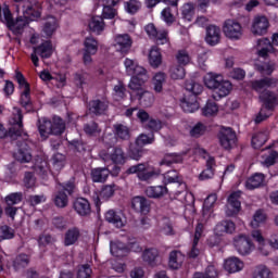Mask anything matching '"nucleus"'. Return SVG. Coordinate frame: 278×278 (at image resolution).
I'll return each mask as SVG.
<instances>
[{
    "mask_svg": "<svg viewBox=\"0 0 278 278\" xmlns=\"http://www.w3.org/2000/svg\"><path fill=\"white\" fill-rule=\"evenodd\" d=\"M113 128L115 129V135L121 140H129V138H131V134L129 132V127L123 124H115Z\"/></svg>",
    "mask_w": 278,
    "mask_h": 278,
    "instance_id": "nucleus-47",
    "label": "nucleus"
},
{
    "mask_svg": "<svg viewBox=\"0 0 278 278\" xmlns=\"http://www.w3.org/2000/svg\"><path fill=\"white\" fill-rule=\"evenodd\" d=\"M264 174L256 173L252 177H250L245 182V188L248 190H255V188H260V186L264 185Z\"/></svg>",
    "mask_w": 278,
    "mask_h": 278,
    "instance_id": "nucleus-38",
    "label": "nucleus"
},
{
    "mask_svg": "<svg viewBox=\"0 0 278 278\" xmlns=\"http://www.w3.org/2000/svg\"><path fill=\"white\" fill-rule=\"evenodd\" d=\"M101 160L105 163L112 162L113 164H124L126 156L125 151L121 147L109 148L108 150H102L99 153Z\"/></svg>",
    "mask_w": 278,
    "mask_h": 278,
    "instance_id": "nucleus-5",
    "label": "nucleus"
},
{
    "mask_svg": "<svg viewBox=\"0 0 278 278\" xmlns=\"http://www.w3.org/2000/svg\"><path fill=\"white\" fill-rule=\"evenodd\" d=\"M114 185H106L102 187L100 194L93 197L94 204L100 207L101 201H108V199H112L114 197Z\"/></svg>",
    "mask_w": 278,
    "mask_h": 278,
    "instance_id": "nucleus-22",
    "label": "nucleus"
},
{
    "mask_svg": "<svg viewBox=\"0 0 278 278\" xmlns=\"http://www.w3.org/2000/svg\"><path fill=\"white\" fill-rule=\"evenodd\" d=\"M38 129L41 138H47V136L53 134V123L47 117H42L39 119Z\"/></svg>",
    "mask_w": 278,
    "mask_h": 278,
    "instance_id": "nucleus-35",
    "label": "nucleus"
},
{
    "mask_svg": "<svg viewBox=\"0 0 278 278\" xmlns=\"http://www.w3.org/2000/svg\"><path fill=\"white\" fill-rule=\"evenodd\" d=\"M232 86L229 80L222 79V81L213 89L212 98L215 101H220L231 92Z\"/></svg>",
    "mask_w": 278,
    "mask_h": 278,
    "instance_id": "nucleus-14",
    "label": "nucleus"
},
{
    "mask_svg": "<svg viewBox=\"0 0 278 278\" xmlns=\"http://www.w3.org/2000/svg\"><path fill=\"white\" fill-rule=\"evenodd\" d=\"M74 210L79 216H89L91 212L90 202L84 198H78L74 201Z\"/></svg>",
    "mask_w": 278,
    "mask_h": 278,
    "instance_id": "nucleus-26",
    "label": "nucleus"
},
{
    "mask_svg": "<svg viewBox=\"0 0 278 278\" xmlns=\"http://www.w3.org/2000/svg\"><path fill=\"white\" fill-rule=\"evenodd\" d=\"M146 34L149 38L156 41V45H166L168 43V33L166 30L157 31L154 24H148L146 26Z\"/></svg>",
    "mask_w": 278,
    "mask_h": 278,
    "instance_id": "nucleus-12",
    "label": "nucleus"
},
{
    "mask_svg": "<svg viewBox=\"0 0 278 278\" xmlns=\"http://www.w3.org/2000/svg\"><path fill=\"white\" fill-rule=\"evenodd\" d=\"M277 86V79L270 78V77H265L260 80H254L252 81V88L256 92H269L270 90H266L267 88H275Z\"/></svg>",
    "mask_w": 278,
    "mask_h": 278,
    "instance_id": "nucleus-15",
    "label": "nucleus"
},
{
    "mask_svg": "<svg viewBox=\"0 0 278 278\" xmlns=\"http://www.w3.org/2000/svg\"><path fill=\"white\" fill-rule=\"evenodd\" d=\"M53 203L55 207L64 210V207H68V195L66 192L59 189L58 192L53 194Z\"/></svg>",
    "mask_w": 278,
    "mask_h": 278,
    "instance_id": "nucleus-37",
    "label": "nucleus"
},
{
    "mask_svg": "<svg viewBox=\"0 0 278 278\" xmlns=\"http://www.w3.org/2000/svg\"><path fill=\"white\" fill-rule=\"evenodd\" d=\"M84 51L87 53L97 54V51H99V42L92 37H87L84 41Z\"/></svg>",
    "mask_w": 278,
    "mask_h": 278,
    "instance_id": "nucleus-48",
    "label": "nucleus"
},
{
    "mask_svg": "<svg viewBox=\"0 0 278 278\" xmlns=\"http://www.w3.org/2000/svg\"><path fill=\"white\" fill-rule=\"evenodd\" d=\"M16 3V12H21L24 16H18L16 21L12 16V12L10 11V7L4 4L1 9L0 7V21L5 23L7 27L13 31L15 36H21L23 34V29L27 25V18L29 16H40L39 12L34 13V4L29 0H13Z\"/></svg>",
    "mask_w": 278,
    "mask_h": 278,
    "instance_id": "nucleus-1",
    "label": "nucleus"
},
{
    "mask_svg": "<svg viewBox=\"0 0 278 278\" xmlns=\"http://www.w3.org/2000/svg\"><path fill=\"white\" fill-rule=\"evenodd\" d=\"M109 103L105 100H91L88 104V110L90 114H94L96 116H101V114H105L108 112Z\"/></svg>",
    "mask_w": 278,
    "mask_h": 278,
    "instance_id": "nucleus-18",
    "label": "nucleus"
},
{
    "mask_svg": "<svg viewBox=\"0 0 278 278\" xmlns=\"http://www.w3.org/2000/svg\"><path fill=\"white\" fill-rule=\"evenodd\" d=\"M126 175H137L140 181H149V179H153V177H157V175H160V172H156L154 169H147V165L144 163H140V164L130 166L126 170Z\"/></svg>",
    "mask_w": 278,
    "mask_h": 278,
    "instance_id": "nucleus-6",
    "label": "nucleus"
},
{
    "mask_svg": "<svg viewBox=\"0 0 278 278\" xmlns=\"http://www.w3.org/2000/svg\"><path fill=\"white\" fill-rule=\"evenodd\" d=\"M90 277H92V269L90 268V265L85 264V265L78 266L76 278H90Z\"/></svg>",
    "mask_w": 278,
    "mask_h": 278,
    "instance_id": "nucleus-64",
    "label": "nucleus"
},
{
    "mask_svg": "<svg viewBox=\"0 0 278 278\" xmlns=\"http://www.w3.org/2000/svg\"><path fill=\"white\" fill-rule=\"evenodd\" d=\"M224 268L227 273H240L244 268V263L240 258L232 256L225 261Z\"/></svg>",
    "mask_w": 278,
    "mask_h": 278,
    "instance_id": "nucleus-24",
    "label": "nucleus"
},
{
    "mask_svg": "<svg viewBox=\"0 0 278 278\" xmlns=\"http://www.w3.org/2000/svg\"><path fill=\"white\" fill-rule=\"evenodd\" d=\"M233 247L239 255H251L253 251V242L251 237L247 235H238L233 238Z\"/></svg>",
    "mask_w": 278,
    "mask_h": 278,
    "instance_id": "nucleus-7",
    "label": "nucleus"
},
{
    "mask_svg": "<svg viewBox=\"0 0 278 278\" xmlns=\"http://www.w3.org/2000/svg\"><path fill=\"white\" fill-rule=\"evenodd\" d=\"M124 66L126 68L127 75L130 76L142 75L143 73H147L144 67L138 65V62L131 59H125Z\"/></svg>",
    "mask_w": 278,
    "mask_h": 278,
    "instance_id": "nucleus-23",
    "label": "nucleus"
},
{
    "mask_svg": "<svg viewBox=\"0 0 278 278\" xmlns=\"http://www.w3.org/2000/svg\"><path fill=\"white\" fill-rule=\"evenodd\" d=\"M13 266L15 270H21V268H27V266H29V256L27 254H20L15 257Z\"/></svg>",
    "mask_w": 278,
    "mask_h": 278,
    "instance_id": "nucleus-54",
    "label": "nucleus"
},
{
    "mask_svg": "<svg viewBox=\"0 0 278 278\" xmlns=\"http://www.w3.org/2000/svg\"><path fill=\"white\" fill-rule=\"evenodd\" d=\"M4 201L7 205H18V203L23 201V192L10 193L9 195L5 197Z\"/></svg>",
    "mask_w": 278,
    "mask_h": 278,
    "instance_id": "nucleus-58",
    "label": "nucleus"
},
{
    "mask_svg": "<svg viewBox=\"0 0 278 278\" xmlns=\"http://www.w3.org/2000/svg\"><path fill=\"white\" fill-rule=\"evenodd\" d=\"M261 101H263L264 106L261 109L260 113L255 118V123H262L270 116V111L275 109L278 104L277 94L273 91H264L260 94Z\"/></svg>",
    "mask_w": 278,
    "mask_h": 278,
    "instance_id": "nucleus-2",
    "label": "nucleus"
},
{
    "mask_svg": "<svg viewBox=\"0 0 278 278\" xmlns=\"http://www.w3.org/2000/svg\"><path fill=\"white\" fill-rule=\"evenodd\" d=\"M115 48L119 53H129V49H131V37L128 34L117 35L115 37Z\"/></svg>",
    "mask_w": 278,
    "mask_h": 278,
    "instance_id": "nucleus-17",
    "label": "nucleus"
},
{
    "mask_svg": "<svg viewBox=\"0 0 278 278\" xmlns=\"http://www.w3.org/2000/svg\"><path fill=\"white\" fill-rule=\"evenodd\" d=\"M149 62L150 65L153 66V68H157L159 66H161L162 53H160V49L154 47L150 50Z\"/></svg>",
    "mask_w": 278,
    "mask_h": 278,
    "instance_id": "nucleus-44",
    "label": "nucleus"
},
{
    "mask_svg": "<svg viewBox=\"0 0 278 278\" xmlns=\"http://www.w3.org/2000/svg\"><path fill=\"white\" fill-rule=\"evenodd\" d=\"M137 97L140 105H142L143 108H151V105H153V102L155 101V97L153 96V93L151 91H147V89L138 93Z\"/></svg>",
    "mask_w": 278,
    "mask_h": 278,
    "instance_id": "nucleus-39",
    "label": "nucleus"
},
{
    "mask_svg": "<svg viewBox=\"0 0 278 278\" xmlns=\"http://www.w3.org/2000/svg\"><path fill=\"white\" fill-rule=\"evenodd\" d=\"M180 106L187 114H193V112H197V110H199V101H197V96H186L182 99Z\"/></svg>",
    "mask_w": 278,
    "mask_h": 278,
    "instance_id": "nucleus-20",
    "label": "nucleus"
},
{
    "mask_svg": "<svg viewBox=\"0 0 278 278\" xmlns=\"http://www.w3.org/2000/svg\"><path fill=\"white\" fill-rule=\"evenodd\" d=\"M35 172L37 173V175L45 177V175L49 173V163L46 160L37 161L35 165Z\"/></svg>",
    "mask_w": 278,
    "mask_h": 278,
    "instance_id": "nucleus-62",
    "label": "nucleus"
},
{
    "mask_svg": "<svg viewBox=\"0 0 278 278\" xmlns=\"http://www.w3.org/2000/svg\"><path fill=\"white\" fill-rule=\"evenodd\" d=\"M217 277H218V269L214 264L208 265L204 273H195L193 276V278H217Z\"/></svg>",
    "mask_w": 278,
    "mask_h": 278,
    "instance_id": "nucleus-46",
    "label": "nucleus"
},
{
    "mask_svg": "<svg viewBox=\"0 0 278 278\" xmlns=\"http://www.w3.org/2000/svg\"><path fill=\"white\" fill-rule=\"evenodd\" d=\"M253 278H273V271L268 267L261 265L255 268Z\"/></svg>",
    "mask_w": 278,
    "mask_h": 278,
    "instance_id": "nucleus-57",
    "label": "nucleus"
},
{
    "mask_svg": "<svg viewBox=\"0 0 278 278\" xmlns=\"http://www.w3.org/2000/svg\"><path fill=\"white\" fill-rule=\"evenodd\" d=\"M168 193V189L166 186H154V187H148L146 189V194L149 197V199H161V197H164V194Z\"/></svg>",
    "mask_w": 278,
    "mask_h": 278,
    "instance_id": "nucleus-33",
    "label": "nucleus"
},
{
    "mask_svg": "<svg viewBox=\"0 0 278 278\" xmlns=\"http://www.w3.org/2000/svg\"><path fill=\"white\" fill-rule=\"evenodd\" d=\"M11 127L9 129V136L13 140L23 136V111L14 106L12 111V117L10 119Z\"/></svg>",
    "mask_w": 278,
    "mask_h": 278,
    "instance_id": "nucleus-4",
    "label": "nucleus"
},
{
    "mask_svg": "<svg viewBox=\"0 0 278 278\" xmlns=\"http://www.w3.org/2000/svg\"><path fill=\"white\" fill-rule=\"evenodd\" d=\"M255 68L261 75H273L275 63L255 64Z\"/></svg>",
    "mask_w": 278,
    "mask_h": 278,
    "instance_id": "nucleus-61",
    "label": "nucleus"
},
{
    "mask_svg": "<svg viewBox=\"0 0 278 278\" xmlns=\"http://www.w3.org/2000/svg\"><path fill=\"white\" fill-rule=\"evenodd\" d=\"M127 251V245L121 241L111 242V253L115 257H123V252Z\"/></svg>",
    "mask_w": 278,
    "mask_h": 278,
    "instance_id": "nucleus-56",
    "label": "nucleus"
},
{
    "mask_svg": "<svg viewBox=\"0 0 278 278\" xmlns=\"http://www.w3.org/2000/svg\"><path fill=\"white\" fill-rule=\"evenodd\" d=\"M216 114H218V104H216V102L207 101L202 109V115L210 117L216 116Z\"/></svg>",
    "mask_w": 278,
    "mask_h": 278,
    "instance_id": "nucleus-52",
    "label": "nucleus"
},
{
    "mask_svg": "<svg viewBox=\"0 0 278 278\" xmlns=\"http://www.w3.org/2000/svg\"><path fill=\"white\" fill-rule=\"evenodd\" d=\"M164 84H166V74L164 72L156 73L153 77L154 92H162Z\"/></svg>",
    "mask_w": 278,
    "mask_h": 278,
    "instance_id": "nucleus-42",
    "label": "nucleus"
},
{
    "mask_svg": "<svg viewBox=\"0 0 278 278\" xmlns=\"http://www.w3.org/2000/svg\"><path fill=\"white\" fill-rule=\"evenodd\" d=\"M264 223H266V214L260 210L256 211L253 215L251 227H253V229H257V227H262Z\"/></svg>",
    "mask_w": 278,
    "mask_h": 278,
    "instance_id": "nucleus-55",
    "label": "nucleus"
},
{
    "mask_svg": "<svg viewBox=\"0 0 278 278\" xmlns=\"http://www.w3.org/2000/svg\"><path fill=\"white\" fill-rule=\"evenodd\" d=\"M89 29L93 31V34H101L105 29V23L103 22V17L101 16H93L89 22Z\"/></svg>",
    "mask_w": 278,
    "mask_h": 278,
    "instance_id": "nucleus-41",
    "label": "nucleus"
},
{
    "mask_svg": "<svg viewBox=\"0 0 278 278\" xmlns=\"http://www.w3.org/2000/svg\"><path fill=\"white\" fill-rule=\"evenodd\" d=\"M205 42L211 47H216L220 42V27L216 25L206 27Z\"/></svg>",
    "mask_w": 278,
    "mask_h": 278,
    "instance_id": "nucleus-16",
    "label": "nucleus"
},
{
    "mask_svg": "<svg viewBox=\"0 0 278 278\" xmlns=\"http://www.w3.org/2000/svg\"><path fill=\"white\" fill-rule=\"evenodd\" d=\"M154 141L155 137L153 135L149 137L148 135L141 134L136 140V144L141 149V147H144L147 144H153Z\"/></svg>",
    "mask_w": 278,
    "mask_h": 278,
    "instance_id": "nucleus-63",
    "label": "nucleus"
},
{
    "mask_svg": "<svg viewBox=\"0 0 278 278\" xmlns=\"http://www.w3.org/2000/svg\"><path fill=\"white\" fill-rule=\"evenodd\" d=\"M236 231V224L231 220H224L216 225V236H224V233H233Z\"/></svg>",
    "mask_w": 278,
    "mask_h": 278,
    "instance_id": "nucleus-31",
    "label": "nucleus"
},
{
    "mask_svg": "<svg viewBox=\"0 0 278 278\" xmlns=\"http://www.w3.org/2000/svg\"><path fill=\"white\" fill-rule=\"evenodd\" d=\"M33 49H35V53H38L42 59H49L53 55V46L51 45V41H45L39 47H34Z\"/></svg>",
    "mask_w": 278,
    "mask_h": 278,
    "instance_id": "nucleus-34",
    "label": "nucleus"
},
{
    "mask_svg": "<svg viewBox=\"0 0 278 278\" xmlns=\"http://www.w3.org/2000/svg\"><path fill=\"white\" fill-rule=\"evenodd\" d=\"M255 47L258 58L266 60L270 53H277L275 47H278V34L273 35L271 41L268 38L257 39Z\"/></svg>",
    "mask_w": 278,
    "mask_h": 278,
    "instance_id": "nucleus-3",
    "label": "nucleus"
},
{
    "mask_svg": "<svg viewBox=\"0 0 278 278\" xmlns=\"http://www.w3.org/2000/svg\"><path fill=\"white\" fill-rule=\"evenodd\" d=\"M267 140L268 135L266 132H258L252 137V147L254 149H262Z\"/></svg>",
    "mask_w": 278,
    "mask_h": 278,
    "instance_id": "nucleus-51",
    "label": "nucleus"
},
{
    "mask_svg": "<svg viewBox=\"0 0 278 278\" xmlns=\"http://www.w3.org/2000/svg\"><path fill=\"white\" fill-rule=\"evenodd\" d=\"M105 220L108 223H111V225H114L118 229L125 226V222L123 220V212L121 211H114V210L108 211L105 213Z\"/></svg>",
    "mask_w": 278,
    "mask_h": 278,
    "instance_id": "nucleus-21",
    "label": "nucleus"
},
{
    "mask_svg": "<svg viewBox=\"0 0 278 278\" xmlns=\"http://www.w3.org/2000/svg\"><path fill=\"white\" fill-rule=\"evenodd\" d=\"M205 131H207V126H205L203 123L199 122L190 130V136L192 138H201V136H203V134H205Z\"/></svg>",
    "mask_w": 278,
    "mask_h": 278,
    "instance_id": "nucleus-60",
    "label": "nucleus"
},
{
    "mask_svg": "<svg viewBox=\"0 0 278 278\" xmlns=\"http://www.w3.org/2000/svg\"><path fill=\"white\" fill-rule=\"evenodd\" d=\"M169 73L172 79H184V77H186V70L184 68V65L172 66Z\"/></svg>",
    "mask_w": 278,
    "mask_h": 278,
    "instance_id": "nucleus-59",
    "label": "nucleus"
},
{
    "mask_svg": "<svg viewBox=\"0 0 278 278\" xmlns=\"http://www.w3.org/2000/svg\"><path fill=\"white\" fill-rule=\"evenodd\" d=\"M55 29H58V20L53 16L48 17L43 24L42 33L47 38H51L55 34Z\"/></svg>",
    "mask_w": 278,
    "mask_h": 278,
    "instance_id": "nucleus-40",
    "label": "nucleus"
},
{
    "mask_svg": "<svg viewBox=\"0 0 278 278\" xmlns=\"http://www.w3.org/2000/svg\"><path fill=\"white\" fill-rule=\"evenodd\" d=\"M157 257H160V251L155 248H148L142 253L143 262H147L150 266H155Z\"/></svg>",
    "mask_w": 278,
    "mask_h": 278,
    "instance_id": "nucleus-36",
    "label": "nucleus"
},
{
    "mask_svg": "<svg viewBox=\"0 0 278 278\" xmlns=\"http://www.w3.org/2000/svg\"><path fill=\"white\" fill-rule=\"evenodd\" d=\"M269 23L266 16H256L253 20L251 31L254 36H264L268 31Z\"/></svg>",
    "mask_w": 278,
    "mask_h": 278,
    "instance_id": "nucleus-13",
    "label": "nucleus"
},
{
    "mask_svg": "<svg viewBox=\"0 0 278 278\" xmlns=\"http://www.w3.org/2000/svg\"><path fill=\"white\" fill-rule=\"evenodd\" d=\"M52 166L56 173H60L66 166V155L63 153H55L52 156Z\"/></svg>",
    "mask_w": 278,
    "mask_h": 278,
    "instance_id": "nucleus-45",
    "label": "nucleus"
},
{
    "mask_svg": "<svg viewBox=\"0 0 278 278\" xmlns=\"http://www.w3.org/2000/svg\"><path fill=\"white\" fill-rule=\"evenodd\" d=\"M203 79L204 86H206V88H208L210 90H214L222 81L223 75L210 72L204 76Z\"/></svg>",
    "mask_w": 278,
    "mask_h": 278,
    "instance_id": "nucleus-32",
    "label": "nucleus"
},
{
    "mask_svg": "<svg viewBox=\"0 0 278 278\" xmlns=\"http://www.w3.org/2000/svg\"><path fill=\"white\" fill-rule=\"evenodd\" d=\"M164 184H175L176 188H180V190H186V184L179 180V174L177 170H169L163 175Z\"/></svg>",
    "mask_w": 278,
    "mask_h": 278,
    "instance_id": "nucleus-27",
    "label": "nucleus"
},
{
    "mask_svg": "<svg viewBox=\"0 0 278 278\" xmlns=\"http://www.w3.org/2000/svg\"><path fill=\"white\" fill-rule=\"evenodd\" d=\"M184 260H186V256H184V254L180 251H172L169 253V262H168V266L169 268H172L173 270H177L179 268H181V264H184Z\"/></svg>",
    "mask_w": 278,
    "mask_h": 278,
    "instance_id": "nucleus-28",
    "label": "nucleus"
},
{
    "mask_svg": "<svg viewBox=\"0 0 278 278\" xmlns=\"http://www.w3.org/2000/svg\"><path fill=\"white\" fill-rule=\"evenodd\" d=\"M66 129V124L59 116H54L52 118V135L53 136H62L64 130Z\"/></svg>",
    "mask_w": 278,
    "mask_h": 278,
    "instance_id": "nucleus-43",
    "label": "nucleus"
},
{
    "mask_svg": "<svg viewBox=\"0 0 278 278\" xmlns=\"http://www.w3.org/2000/svg\"><path fill=\"white\" fill-rule=\"evenodd\" d=\"M236 132L233 129L229 127H224L219 131V142L220 146L229 151V149H233L236 147Z\"/></svg>",
    "mask_w": 278,
    "mask_h": 278,
    "instance_id": "nucleus-9",
    "label": "nucleus"
},
{
    "mask_svg": "<svg viewBox=\"0 0 278 278\" xmlns=\"http://www.w3.org/2000/svg\"><path fill=\"white\" fill-rule=\"evenodd\" d=\"M242 197V192L235 191L228 197V203L226 205V215L227 216H236L238 212H240V207L242 203L240 199Z\"/></svg>",
    "mask_w": 278,
    "mask_h": 278,
    "instance_id": "nucleus-10",
    "label": "nucleus"
},
{
    "mask_svg": "<svg viewBox=\"0 0 278 278\" xmlns=\"http://www.w3.org/2000/svg\"><path fill=\"white\" fill-rule=\"evenodd\" d=\"M79 238H81V230L77 227L68 228L64 235V247H73V244H77L79 242Z\"/></svg>",
    "mask_w": 278,
    "mask_h": 278,
    "instance_id": "nucleus-19",
    "label": "nucleus"
},
{
    "mask_svg": "<svg viewBox=\"0 0 278 278\" xmlns=\"http://www.w3.org/2000/svg\"><path fill=\"white\" fill-rule=\"evenodd\" d=\"M224 34L230 40H240L242 38V26L233 20H227L224 24Z\"/></svg>",
    "mask_w": 278,
    "mask_h": 278,
    "instance_id": "nucleus-8",
    "label": "nucleus"
},
{
    "mask_svg": "<svg viewBox=\"0 0 278 278\" xmlns=\"http://www.w3.org/2000/svg\"><path fill=\"white\" fill-rule=\"evenodd\" d=\"M84 131L87 134V136H101V127H99V124L97 122H89L84 125Z\"/></svg>",
    "mask_w": 278,
    "mask_h": 278,
    "instance_id": "nucleus-50",
    "label": "nucleus"
},
{
    "mask_svg": "<svg viewBox=\"0 0 278 278\" xmlns=\"http://www.w3.org/2000/svg\"><path fill=\"white\" fill-rule=\"evenodd\" d=\"M110 177V169L108 167H98L91 170V179L94 184H103Z\"/></svg>",
    "mask_w": 278,
    "mask_h": 278,
    "instance_id": "nucleus-29",
    "label": "nucleus"
},
{
    "mask_svg": "<svg viewBox=\"0 0 278 278\" xmlns=\"http://www.w3.org/2000/svg\"><path fill=\"white\" fill-rule=\"evenodd\" d=\"M214 166H216V161L214 157L208 156L206 160V168L199 175L200 181H206L214 177Z\"/></svg>",
    "mask_w": 278,
    "mask_h": 278,
    "instance_id": "nucleus-30",
    "label": "nucleus"
},
{
    "mask_svg": "<svg viewBox=\"0 0 278 278\" xmlns=\"http://www.w3.org/2000/svg\"><path fill=\"white\" fill-rule=\"evenodd\" d=\"M182 162L181 155L177 153H167L161 161L162 166H170V164H179Z\"/></svg>",
    "mask_w": 278,
    "mask_h": 278,
    "instance_id": "nucleus-49",
    "label": "nucleus"
},
{
    "mask_svg": "<svg viewBox=\"0 0 278 278\" xmlns=\"http://www.w3.org/2000/svg\"><path fill=\"white\" fill-rule=\"evenodd\" d=\"M185 88L188 90V92H191L190 94H194V97L203 92V86L194 80H187Z\"/></svg>",
    "mask_w": 278,
    "mask_h": 278,
    "instance_id": "nucleus-53",
    "label": "nucleus"
},
{
    "mask_svg": "<svg viewBox=\"0 0 278 278\" xmlns=\"http://www.w3.org/2000/svg\"><path fill=\"white\" fill-rule=\"evenodd\" d=\"M131 206L136 212H140V214H149L150 204L149 200L144 197H135L131 201Z\"/></svg>",
    "mask_w": 278,
    "mask_h": 278,
    "instance_id": "nucleus-25",
    "label": "nucleus"
},
{
    "mask_svg": "<svg viewBox=\"0 0 278 278\" xmlns=\"http://www.w3.org/2000/svg\"><path fill=\"white\" fill-rule=\"evenodd\" d=\"M149 81V74L146 72L143 74H137L131 77L128 88L136 92V96L140 94L144 90V84Z\"/></svg>",
    "mask_w": 278,
    "mask_h": 278,
    "instance_id": "nucleus-11",
    "label": "nucleus"
}]
</instances>
